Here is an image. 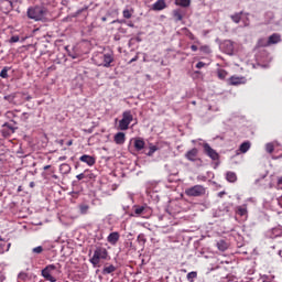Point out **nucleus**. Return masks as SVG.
Wrapping results in <instances>:
<instances>
[{
  "mask_svg": "<svg viewBox=\"0 0 282 282\" xmlns=\"http://www.w3.org/2000/svg\"><path fill=\"white\" fill-rule=\"evenodd\" d=\"M59 274L61 270L55 264H48L42 270V276L45 281L56 282Z\"/></svg>",
  "mask_w": 282,
  "mask_h": 282,
  "instance_id": "f257e3e1",
  "label": "nucleus"
},
{
  "mask_svg": "<svg viewBox=\"0 0 282 282\" xmlns=\"http://www.w3.org/2000/svg\"><path fill=\"white\" fill-rule=\"evenodd\" d=\"M107 257H109V251H107V248L97 247L94 251L93 257L89 259V261L91 265L96 268L100 265V261H106Z\"/></svg>",
  "mask_w": 282,
  "mask_h": 282,
  "instance_id": "f03ea898",
  "label": "nucleus"
},
{
  "mask_svg": "<svg viewBox=\"0 0 282 282\" xmlns=\"http://www.w3.org/2000/svg\"><path fill=\"white\" fill-rule=\"evenodd\" d=\"M47 14V10L43 7H31L28 9L26 15L33 21H43Z\"/></svg>",
  "mask_w": 282,
  "mask_h": 282,
  "instance_id": "7ed1b4c3",
  "label": "nucleus"
},
{
  "mask_svg": "<svg viewBox=\"0 0 282 282\" xmlns=\"http://www.w3.org/2000/svg\"><path fill=\"white\" fill-rule=\"evenodd\" d=\"M94 62L98 67H111V63H113V55L109 53H100L94 57Z\"/></svg>",
  "mask_w": 282,
  "mask_h": 282,
  "instance_id": "20e7f679",
  "label": "nucleus"
},
{
  "mask_svg": "<svg viewBox=\"0 0 282 282\" xmlns=\"http://www.w3.org/2000/svg\"><path fill=\"white\" fill-rule=\"evenodd\" d=\"M133 122V115L131 110H126L122 112V119L119 121L120 131H127L129 126Z\"/></svg>",
  "mask_w": 282,
  "mask_h": 282,
  "instance_id": "39448f33",
  "label": "nucleus"
},
{
  "mask_svg": "<svg viewBox=\"0 0 282 282\" xmlns=\"http://www.w3.org/2000/svg\"><path fill=\"white\" fill-rule=\"evenodd\" d=\"M187 197H202L206 195V187L204 185H194L185 189Z\"/></svg>",
  "mask_w": 282,
  "mask_h": 282,
  "instance_id": "423d86ee",
  "label": "nucleus"
},
{
  "mask_svg": "<svg viewBox=\"0 0 282 282\" xmlns=\"http://www.w3.org/2000/svg\"><path fill=\"white\" fill-rule=\"evenodd\" d=\"M204 153L207 158H210L214 162H217L219 160V153L215 151L208 143L203 144Z\"/></svg>",
  "mask_w": 282,
  "mask_h": 282,
  "instance_id": "0eeeda50",
  "label": "nucleus"
},
{
  "mask_svg": "<svg viewBox=\"0 0 282 282\" xmlns=\"http://www.w3.org/2000/svg\"><path fill=\"white\" fill-rule=\"evenodd\" d=\"M199 155V150L197 148H193L185 153L186 160L189 162H197V156Z\"/></svg>",
  "mask_w": 282,
  "mask_h": 282,
  "instance_id": "6e6552de",
  "label": "nucleus"
},
{
  "mask_svg": "<svg viewBox=\"0 0 282 282\" xmlns=\"http://www.w3.org/2000/svg\"><path fill=\"white\" fill-rule=\"evenodd\" d=\"M236 215L239 217H245V219H248V205H240L235 208Z\"/></svg>",
  "mask_w": 282,
  "mask_h": 282,
  "instance_id": "1a4fd4ad",
  "label": "nucleus"
},
{
  "mask_svg": "<svg viewBox=\"0 0 282 282\" xmlns=\"http://www.w3.org/2000/svg\"><path fill=\"white\" fill-rule=\"evenodd\" d=\"M79 161L84 162V164H87V166H94V164H96V158L89 154L82 155Z\"/></svg>",
  "mask_w": 282,
  "mask_h": 282,
  "instance_id": "9d476101",
  "label": "nucleus"
},
{
  "mask_svg": "<svg viewBox=\"0 0 282 282\" xmlns=\"http://www.w3.org/2000/svg\"><path fill=\"white\" fill-rule=\"evenodd\" d=\"M107 241L110 243V246H116L118 241H120V232H110L107 237Z\"/></svg>",
  "mask_w": 282,
  "mask_h": 282,
  "instance_id": "9b49d317",
  "label": "nucleus"
},
{
  "mask_svg": "<svg viewBox=\"0 0 282 282\" xmlns=\"http://www.w3.org/2000/svg\"><path fill=\"white\" fill-rule=\"evenodd\" d=\"M186 12L182 9H175L172 12L173 19L175 21V23L180 22V21H184V17H185Z\"/></svg>",
  "mask_w": 282,
  "mask_h": 282,
  "instance_id": "f8f14e48",
  "label": "nucleus"
},
{
  "mask_svg": "<svg viewBox=\"0 0 282 282\" xmlns=\"http://www.w3.org/2000/svg\"><path fill=\"white\" fill-rule=\"evenodd\" d=\"M166 8V0H158L152 4V10L154 12H160L162 10H165Z\"/></svg>",
  "mask_w": 282,
  "mask_h": 282,
  "instance_id": "ddd939ff",
  "label": "nucleus"
},
{
  "mask_svg": "<svg viewBox=\"0 0 282 282\" xmlns=\"http://www.w3.org/2000/svg\"><path fill=\"white\" fill-rule=\"evenodd\" d=\"M276 43H281V35L279 33H273L269 36V40L264 45H276Z\"/></svg>",
  "mask_w": 282,
  "mask_h": 282,
  "instance_id": "4468645a",
  "label": "nucleus"
},
{
  "mask_svg": "<svg viewBox=\"0 0 282 282\" xmlns=\"http://www.w3.org/2000/svg\"><path fill=\"white\" fill-rule=\"evenodd\" d=\"M10 246H12V243H8V241L0 236V254L8 252V250H10Z\"/></svg>",
  "mask_w": 282,
  "mask_h": 282,
  "instance_id": "2eb2a0df",
  "label": "nucleus"
},
{
  "mask_svg": "<svg viewBox=\"0 0 282 282\" xmlns=\"http://www.w3.org/2000/svg\"><path fill=\"white\" fill-rule=\"evenodd\" d=\"M126 141H127V135L124 134V132H118L115 134L116 144H124Z\"/></svg>",
  "mask_w": 282,
  "mask_h": 282,
  "instance_id": "dca6fc26",
  "label": "nucleus"
},
{
  "mask_svg": "<svg viewBox=\"0 0 282 282\" xmlns=\"http://www.w3.org/2000/svg\"><path fill=\"white\" fill-rule=\"evenodd\" d=\"M145 144L147 143L144 142V139L134 138V149H135V151H142V149H144Z\"/></svg>",
  "mask_w": 282,
  "mask_h": 282,
  "instance_id": "f3484780",
  "label": "nucleus"
},
{
  "mask_svg": "<svg viewBox=\"0 0 282 282\" xmlns=\"http://www.w3.org/2000/svg\"><path fill=\"white\" fill-rule=\"evenodd\" d=\"M59 173H62V175H69V173H72V166L67 163L61 164Z\"/></svg>",
  "mask_w": 282,
  "mask_h": 282,
  "instance_id": "a211bd4d",
  "label": "nucleus"
},
{
  "mask_svg": "<svg viewBox=\"0 0 282 282\" xmlns=\"http://www.w3.org/2000/svg\"><path fill=\"white\" fill-rule=\"evenodd\" d=\"M216 247L218 250H220V252H226V250H228L230 246L228 245V242H226V240H219L216 243Z\"/></svg>",
  "mask_w": 282,
  "mask_h": 282,
  "instance_id": "6ab92c4d",
  "label": "nucleus"
},
{
  "mask_svg": "<svg viewBox=\"0 0 282 282\" xmlns=\"http://www.w3.org/2000/svg\"><path fill=\"white\" fill-rule=\"evenodd\" d=\"M242 83H243V77L231 76L229 78L230 85L237 86V85H242Z\"/></svg>",
  "mask_w": 282,
  "mask_h": 282,
  "instance_id": "aec40b11",
  "label": "nucleus"
},
{
  "mask_svg": "<svg viewBox=\"0 0 282 282\" xmlns=\"http://www.w3.org/2000/svg\"><path fill=\"white\" fill-rule=\"evenodd\" d=\"M116 270H118V268H116V265L109 264L108 267H104L102 274H113V272H116Z\"/></svg>",
  "mask_w": 282,
  "mask_h": 282,
  "instance_id": "412c9836",
  "label": "nucleus"
},
{
  "mask_svg": "<svg viewBox=\"0 0 282 282\" xmlns=\"http://www.w3.org/2000/svg\"><path fill=\"white\" fill-rule=\"evenodd\" d=\"M135 10H133V8H130V9H124L122 11V17L123 19H131V17H133Z\"/></svg>",
  "mask_w": 282,
  "mask_h": 282,
  "instance_id": "4be33fe9",
  "label": "nucleus"
},
{
  "mask_svg": "<svg viewBox=\"0 0 282 282\" xmlns=\"http://www.w3.org/2000/svg\"><path fill=\"white\" fill-rule=\"evenodd\" d=\"M225 47H226V53L227 54H232V52H235V46L232 45L231 41H226L224 43Z\"/></svg>",
  "mask_w": 282,
  "mask_h": 282,
  "instance_id": "5701e85b",
  "label": "nucleus"
},
{
  "mask_svg": "<svg viewBox=\"0 0 282 282\" xmlns=\"http://www.w3.org/2000/svg\"><path fill=\"white\" fill-rule=\"evenodd\" d=\"M226 180L234 184V182H237V174L235 172H227Z\"/></svg>",
  "mask_w": 282,
  "mask_h": 282,
  "instance_id": "b1692460",
  "label": "nucleus"
},
{
  "mask_svg": "<svg viewBox=\"0 0 282 282\" xmlns=\"http://www.w3.org/2000/svg\"><path fill=\"white\" fill-rule=\"evenodd\" d=\"M175 6L181 8H188L191 6V0H175Z\"/></svg>",
  "mask_w": 282,
  "mask_h": 282,
  "instance_id": "393cba45",
  "label": "nucleus"
},
{
  "mask_svg": "<svg viewBox=\"0 0 282 282\" xmlns=\"http://www.w3.org/2000/svg\"><path fill=\"white\" fill-rule=\"evenodd\" d=\"M240 153H248L250 151V142L246 141L243 142L239 148Z\"/></svg>",
  "mask_w": 282,
  "mask_h": 282,
  "instance_id": "a878e982",
  "label": "nucleus"
},
{
  "mask_svg": "<svg viewBox=\"0 0 282 282\" xmlns=\"http://www.w3.org/2000/svg\"><path fill=\"white\" fill-rule=\"evenodd\" d=\"M134 215H144L147 208L144 206H134Z\"/></svg>",
  "mask_w": 282,
  "mask_h": 282,
  "instance_id": "bb28decb",
  "label": "nucleus"
},
{
  "mask_svg": "<svg viewBox=\"0 0 282 282\" xmlns=\"http://www.w3.org/2000/svg\"><path fill=\"white\" fill-rule=\"evenodd\" d=\"M195 279H197V271H192L187 273V281L195 282Z\"/></svg>",
  "mask_w": 282,
  "mask_h": 282,
  "instance_id": "cd10ccee",
  "label": "nucleus"
},
{
  "mask_svg": "<svg viewBox=\"0 0 282 282\" xmlns=\"http://www.w3.org/2000/svg\"><path fill=\"white\" fill-rule=\"evenodd\" d=\"M231 21L234 23H240L241 22V13H235L234 15L230 17Z\"/></svg>",
  "mask_w": 282,
  "mask_h": 282,
  "instance_id": "c85d7f7f",
  "label": "nucleus"
},
{
  "mask_svg": "<svg viewBox=\"0 0 282 282\" xmlns=\"http://www.w3.org/2000/svg\"><path fill=\"white\" fill-rule=\"evenodd\" d=\"M8 72H10V67L4 66L0 72V78H8Z\"/></svg>",
  "mask_w": 282,
  "mask_h": 282,
  "instance_id": "c756f323",
  "label": "nucleus"
},
{
  "mask_svg": "<svg viewBox=\"0 0 282 282\" xmlns=\"http://www.w3.org/2000/svg\"><path fill=\"white\" fill-rule=\"evenodd\" d=\"M217 76L220 80H224V78H226V76H228V72L224 70V69H218L217 72Z\"/></svg>",
  "mask_w": 282,
  "mask_h": 282,
  "instance_id": "7c9ffc66",
  "label": "nucleus"
},
{
  "mask_svg": "<svg viewBox=\"0 0 282 282\" xmlns=\"http://www.w3.org/2000/svg\"><path fill=\"white\" fill-rule=\"evenodd\" d=\"M89 210V205H80L79 212L82 215H87V212Z\"/></svg>",
  "mask_w": 282,
  "mask_h": 282,
  "instance_id": "2f4dec72",
  "label": "nucleus"
},
{
  "mask_svg": "<svg viewBox=\"0 0 282 282\" xmlns=\"http://www.w3.org/2000/svg\"><path fill=\"white\" fill-rule=\"evenodd\" d=\"M265 151H267V153H274V144L273 143H267L265 144Z\"/></svg>",
  "mask_w": 282,
  "mask_h": 282,
  "instance_id": "473e14b6",
  "label": "nucleus"
},
{
  "mask_svg": "<svg viewBox=\"0 0 282 282\" xmlns=\"http://www.w3.org/2000/svg\"><path fill=\"white\" fill-rule=\"evenodd\" d=\"M137 241H139V243H147V237L144 234H140L137 238Z\"/></svg>",
  "mask_w": 282,
  "mask_h": 282,
  "instance_id": "72a5a7b5",
  "label": "nucleus"
},
{
  "mask_svg": "<svg viewBox=\"0 0 282 282\" xmlns=\"http://www.w3.org/2000/svg\"><path fill=\"white\" fill-rule=\"evenodd\" d=\"M155 151H158L156 145H151L149 152L147 153V155L149 158H151L153 155V153H155Z\"/></svg>",
  "mask_w": 282,
  "mask_h": 282,
  "instance_id": "f704fd0d",
  "label": "nucleus"
},
{
  "mask_svg": "<svg viewBox=\"0 0 282 282\" xmlns=\"http://www.w3.org/2000/svg\"><path fill=\"white\" fill-rule=\"evenodd\" d=\"M32 252L34 254H41L43 252V247L42 246L35 247L32 249Z\"/></svg>",
  "mask_w": 282,
  "mask_h": 282,
  "instance_id": "c9c22d12",
  "label": "nucleus"
},
{
  "mask_svg": "<svg viewBox=\"0 0 282 282\" xmlns=\"http://www.w3.org/2000/svg\"><path fill=\"white\" fill-rule=\"evenodd\" d=\"M2 3H4V6H7V10H12V8H13L12 1L3 0Z\"/></svg>",
  "mask_w": 282,
  "mask_h": 282,
  "instance_id": "e433bc0d",
  "label": "nucleus"
},
{
  "mask_svg": "<svg viewBox=\"0 0 282 282\" xmlns=\"http://www.w3.org/2000/svg\"><path fill=\"white\" fill-rule=\"evenodd\" d=\"M18 279H19L20 281H25V279H28V273H25V272H20V273L18 274Z\"/></svg>",
  "mask_w": 282,
  "mask_h": 282,
  "instance_id": "4c0bfd02",
  "label": "nucleus"
},
{
  "mask_svg": "<svg viewBox=\"0 0 282 282\" xmlns=\"http://www.w3.org/2000/svg\"><path fill=\"white\" fill-rule=\"evenodd\" d=\"M19 41H20L19 35H13V36H11V39L9 40V43H19Z\"/></svg>",
  "mask_w": 282,
  "mask_h": 282,
  "instance_id": "58836bf2",
  "label": "nucleus"
},
{
  "mask_svg": "<svg viewBox=\"0 0 282 282\" xmlns=\"http://www.w3.org/2000/svg\"><path fill=\"white\" fill-rule=\"evenodd\" d=\"M86 10H87V7H84L79 10H77L76 13H75V17H79V14H83V12H86Z\"/></svg>",
  "mask_w": 282,
  "mask_h": 282,
  "instance_id": "ea45409f",
  "label": "nucleus"
},
{
  "mask_svg": "<svg viewBox=\"0 0 282 282\" xmlns=\"http://www.w3.org/2000/svg\"><path fill=\"white\" fill-rule=\"evenodd\" d=\"M276 186L280 191H282V176L278 177Z\"/></svg>",
  "mask_w": 282,
  "mask_h": 282,
  "instance_id": "a19ab883",
  "label": "nucleus"
},
{
  "mask_svg": "<svg viewBox=\"0 0 282 282\" xmlns=\"http://www.w3.org/2000/svg\"><path fill=\"white\" fill-rule=\"evenodd\" d=\"M196 67H197V69H202V67H206V63H204V62H198V63L196 64Z\"/></svg>",
  "mask_w": 282,
  "mask_h": 282,
  "instance_id": "79ce46f5",
  "label": "nucleus"
},
{
  "mask_svg": "<svg viewBox=\"0 0 282 282\" xmlns=\"http://www.w3.org/2000/svg\"><path fill=\"white\" fill-rule=\"evenodd\" d=\"M76 178L80 182V180H85V173H80L76 176Z\"/></svg>",
  "mask_w": 282,
  "mask_h": 282,
  "instance_id": "37998d69",
  "label": "nucleus"
},
{
  "mask_svg": "<svg viewBox=\"0 0 282 282\" xmlns=\"http://www.w3.org/2000/svg\"><path fill=\"white\" fill-rule=\"evenodd\" d=\"M4 127H8V129H10L11 133H14V128L12 126L6 123Z\"/></svg>",
  "mask_w": 282,
  "mask_h": 282,
  "instance_id": "c03bdc74",
  "label": "nucleus"
},
{
  "mask_svg": "<svg viewBox=\"0 0 282 282\" xmlns=\"http://www.w3.org/2000/svg\"><path fill=\"white\" fill-rule=\"evenodd\" d=\"M203 52H210V48L208 46H202L200 48Z\"/></svg>",
  "mask_w": 282,
  "mask_h": 282,
  "instance_id": "a18cd8bd",
  "label": "nucleus"
},
{
  "mask_svg": "<svg viewBox=\"0 0 282 282\" xmlns=\"http://www.w3.org/2000/svg\"><path fill=\"white\" fill-rule=\"evenodd\" d=\"M6 281V275L0 273V282H4Z\"/></svg>",
  "mask_w": 282,
  "mask_h": 282,
  "instance_id": "49530a36",
  "label": "nucleus"
},
{
  "mask_svg": "<svg viewBox=\"0 0 282 282\" xmlns=\"http://www.w3.org/2000/svg\"><path fill=\"white\" fill-rule=\"evenodd\" d=\"M191 50H192V52H197V50H198V48H197V45H192V46H191Z\"/></svg>",
  "mask_w": 282,
  "mask_h": 282,
  "instance_id": "de8ad7c7",
  "label": "nucleus"
},
{
  "mask_svg": "<svg viewBox=\"0 0 282 282\" xmlns=\"http://www.w3.org/2000/svg\"><path fill=\"white\" fill-rule=\"evenodd\" d=\"M65 160H67V156H59V158H58V161H59V162H65Z\"/></svg>",
  "mask_w": 282,
  "mask_h": 282,
  "instance_id": "09e8293b",
  "label": "nucleus"
},
{
  "mask_svg": "<svg viewBox=\"0 0 282 282\" xmlns=\"http://www.w3.org/2000/svg\"><path fill=\"white\" fill-rule=\"evenodd\" d=\"M135 61H138V56H135L132 59H130L129 64L131 65V63H135Z\"/></svg>",
  "mask_w": 282,
  "mask_h": 282,
  "instance_id": "8fccbe9b",
  "label": "nucleus"
},
{
  "mask_svg": "<svg viewBox=\"0 0 282 282\" xmlns=\"http://www.w3.org/2000/svg\"><path fill=\"white\" fill-rule=\"evenodd\" d=\"M128 28H135V24H133V22H129Z\"/></svg>",
  "mask_w": 282,
  "mask_h": 282,
  "instance_id": "3c124183",
  "label": "nucleus"
},
{
  "mask_svg": "<svg viewBox=\"0 0 282 282\" xmlns=\"http://www.w3.org/2000/svg\"><path fill=\"white\" fill-rule=\"evenodd\" d=\"M224 195H226V192H219L218 193V197H224Z\"/></svg>",
  "mask_w": 282,
  "mask_h": 282,
  "instance_id": "603ef678",
  "label": "nucleus"
},
{
  "mask_svg": "<svg viewBox=\"0 0 282 282\" xmlns=\"http://www.w3.org/2000/svg\"><path fill=\"white\" fill-rule=\"evenodd\" d=\"M48 169H52V165H45L44 171H48Z\"/></svg>",
  "mask_w": 282,
  "mask_h": 282,
  "instance_id": "864d4df0",
  "label": "nucleus"
},
{
  "mask_svg": "<svg viewBox=\"0 0 282 282\" xmlns=\"http://www.w3.org/2000/svg\"><path fill=\"white\" fill-rule=\"evenodd\" d=\"M73 142L72 141H68L67 142V147H72Z\"/></svg>",
  "mask_w": 282,
  "mask_h": 282,
  "instance_id": "5fc2aeb1",
  "label": "nucleus"
},
{
  "mask_svg": "<svg viewBox=\"0 0 282 282\" xmlns=\"http://www.w3.org/2000/svg\"><path fill=\"white\" fill-rule=\"evenodd\" d=\"M101 21H107V18H105V17H104V18H101Z\"/></svg>",
  "mask_w": 282,
  "mask_h": 282,
  "instance_id": "6e6d98bb",
  "label": "nucleus"
},
{
  "mask_svg": "<svg viewBox=\"0 0 282 282\" xmlns=\"http://www.w3.org/2000/svg\"><path fill=\"white\" fill-rule=\"evenodd\" d=\"M137 41H138V43H140V41H142L140 37H137Z\"/></svg>",
  "mask_w": 282,
  "mask_h": 282,
  "instance_id": "4d7b16f0",
  "label": "nucleus"
},
{
  "mask_svg": "<svg viewBox=\"0 0 282 282\" xmlns=\"http://www.w3.org/2000/svg\"><path fill=\"white\" fill-rule=\"evenodd\" d=\"M182 272H186V269H183Z\"/></svg>",
  "mask_w": 282,
  "mask_h": 282,
  "instance_id": "13d9d810",
  "label": "nucleus"
},
{
  "mask_svg": "<svg viewBox=\"0 0 282 282\" xmlns=\"http://www.w3.org/2000/svg\"><path fill=\"white\" fill-rule=\"evenodd\" d=\"M31 186H34V183H31Z\"/></svg>",
  "mask_w": 282,
  "mask_h": 282,
  "instance_id": "bf43d9fd",
  "label": "nucleus"
}]
</instances>
